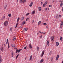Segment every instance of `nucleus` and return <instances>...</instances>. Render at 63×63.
I'll use <instances>...</instances> for the list:
<instances>
[{
  "instance_id": "obj_1",
  "label": "nucleus",
  "mask_w": 63,
  "mask_h": 63,
  "mask_svg": "<svg viewBox=\"0 0 63 63\" xmlns=\"http://www.w3.org/2000/svg\"><path fill=\"white\" fill-rule=\"evenodd\" d=\"M20 19V18L19 17L17 19V24H16V27H15V28H16V27H17V25H18V21H19V19Z\"/></svg>"
},
{
  "instance_id": "obj_2",
  "label": "nucleus",
  "mask_w": 63,
  "mask_h": 63,
  "mask_svg": "<svg viewBox=\"0 0 63 63\" xmlns=\"http://www.w3.org/2000/svg\"><path fill=\"white\" fill-rule=\"evenodd\" d=\"M8 24V22L7 21H6L4 22V26H6Z\"/></svg>"
},
{
  "instance_id": "obj_3",
  "label": "nucleus",
  "mask_w": 63,
  "mask_h": 63,
  "mask_svg": "<svg viewBox=\"0 0 63 63\" xmlns=\"http://www.w3.org/2000/svg\"><path fill=\"white\" fill-rule=\"evenodd\" d=\"M3 61V59L1 58V57H0V63Z\"/></svg>"
},
{
  "instance_id": "obj_4",
  "label": "nucleus",
  "mask_w": 63,
  "mask_h": 63,
  "mask_svg": "<svg viewBox=\"0 0 63 63\" xmlns=\"http://www.w3.org/2000/svg\"><path fill=\"white\" fill-rule=\"evenodd\" d=\"M54 37L52 36L51 37V41H54Z\"/></svg>"
},
{
  "instance_id": "obj_5",
  "label": "nucleus",
  "mask_w": 63,
  "mask_h": 63,
  "mask_svg": "<svg viewBox=\"0 0 63 63\" xmlns=\"http://www.w3.org/2000/svg\"><path fill=\"white\" fill-rule=\"evenodd\" d=\"M63 1L62 0L61 1V4H60V6L61 7L63 5Z\"/></svg>"
},
{
  "instance_id": "obj_6",
  "label": "nucleus",
  "mask_w": 63,
  "mask_h": 63,
  "mask_svg": "<svg viewBox=\"0 0 63 63\" xmlns=\"http://www.w3.org/2000/svg\"><path fill=\"white\" fill-rule=\"evenodd\" d=\"M59 58V55H57V57H56V60H58V59Z\"/></svg>"
},
{
  "instance_id": "obj_7",
  "label": "nucleus",
  "mask_w": 63,
  "mask_h": 63,
  "mask_svg": "<svg viewBox=\"0 0 63 63\" xmlns=\"http://www.w3.org/2000/svg\"><path fill=\"white\" fill-rule=\"evenodd\" d=\"M44 52L45 51H42V55L41 56L42 57H43V56L44 54Z\"/></svg>"
},
{
  "instance_id": "obj_8",
  "label": "nucleus",
  "mask_w": 63,
  "mask_h": 63,
  "mask_svg": "<svg viewBox=\"0 0 63 63\" xmlns=\"http://www.w3.org/2000/svg\"><path fill=\"white\" fill-rule=\"evenodd\" d=\"M44 61V59H42L41 60L40 63H43V62Z\"/></svg>"
},
{
  "instance_id": "obj_9",
  "label": "nucleus",
  "mask_w": 63,
  "mask_h": 63,
  "mask_svg": "<svg viewBox=\"0 0 63 63\" xmlns=\"http://www.w3.org/2000/svg\"><path fill=\"white\" fill-rule=\"evenodd\" d=\"M32 45L31 44H30L29 45V47H30V48H32Z\"/></svg>"
},
{
  "instance_id": "obj_10",
  "label": "nucleus",
  "mask_w": 63,
  "mask_h": 63,
  "mask_svg": "<svg viewBox=\"0 0 63 63\" xmlns=\"http://www.w3.org/2000/svg\"><path fill=\"white\" fill-rule=\"evenodd\" d=\"M33 2L31 3L29 5L30 7H31L33 5Z\"/></svg>"
},
{
  "instance_id": "obj_11",
  "label": "nucleus",
  "mask_w": 63,
  "mask_h": 63,
  "mask_svg": "<svg viewBox=\"0 0 63 63\" xmlns=\"http://www.w3.org/2000/svg\"><path fill=\"white\" fill-rule=\"evenodd\" d=\"M16 37L15 36L13 38V41H15L16 40Z\"/></svg>"
},
{
  "instance_id": "obj_12",
  "label": "nucleus",
  "mask_w": 63,
  "mask_h": 63,
  "mask_svg": "<svg viewBox=\"0 0 63 63\" xmlns=\"http://www.w3.org/2000/svg\"><path fill=\"white\" fill-rule=\"evenodd\" d=\"M20 3H21L22 4L24 3V1H23L22 0H21L20 1Z\"/></svg>"
},
{
  "instance_id": "obj_13",
  "label": "nucleus",
  "mask_w": 63,
  "mask_h": 63,
  "mask_svg": "<svg viewBox=\"0 0 63 63\" xmlns=\"http://www.w3.org/2000/svg\"><path fill=\"white\" fill-rule=\"evenodd\" d=\"M11 46L12 47H15V45L14 44H12Z\"/></svg>"
},
{
  "instance_id": "obj_14",
  "label": "nucleus",
  "mask_w": 63,
  "mask_h": 63,
  "mask_svg": "<svg viewBox=\"0 0 63 63\" xmlns=\"http://www.w3.org/2000/svg\"><path fill=\"white\" fill-rule=\"evenodd\" d=\"M28 30V28H25L24 29V30L25 31H27V30Z\"/></svg>"
},
{
  "instance_id": "obj_15",
  "label": "nucleus",
  "mask_w": 63,
  "mask_h": 63,
  "mask_svg": "<svg viewBox=\"0 0 63 63\" xmlns=\"http://www.w3.org/2000/svg\"><path fill=\"white\" fill-rule=\"evenodd\" d=\"M11 55L12 57H14V52H12Z\"/></svg>"
},
{
  "instance_id": "obj_16",
  "label": "nucleus",
  "mask_w": 63,
  "mask_h": 63,
  "mask_svg": "<svg viewBox=\"0 0 63 63\" xmlns=\"http://www.w3.org/2000/svg\"><path fill=\"white\" fill-rule=\"evenodd\" d=\"M38 9H39V11H41V10H42V8H41V7H39L38 8Z\"/></svg>"
},
{
  "instance_id": "obj_17",
  "label": "nucleus",
  "mask_w": 63,
  "mask_h": 63,
  "mask_svg": "<svg viewBox=\"0 0 63 63\" xmlns=\"http://www.w3.org/2000/svg\"><path fill=\"white\" fill-rule=\"evenodd\" d=\"M49 40H48L47 42V45H48V46H49Z\"/></svg>"
},
{
  "instance_id": "obj_18",
  "label": "nucleus",
  "mask_w": 63,
  "mask_h": 63,
  "mask_svg": "<svg viewBox=\"0 0 63 63\" xmlns=\"http://www.w3.org/2000/svg\"><path fill=\"white\" fill-rule=\"evenodd\" d=\"M56 46H58L59 45V43L58 42H57L56 43Z\"/></svg>"
},
{
  "instance_id": "obj_19",
  "label": "nucleus",
  "mask_w": 63,
  "mask_h": 63,
  "mask_svg": "<svg viewBox=\"0 0 63 63\" xmlns=\"http://www.w3.org/2000/svg\"><path fill=\"white\" fill-rule=\"evenodd\" d=\"M26 22H25V21H24L22 22V24L23 25H24V24H25Z\"/></svg>"
},
{
  "instance_id": "obj_20",
  "label": "nucleus",
  "mask_w": 63,
  "mask_h": 63,
  "mask_svg": "<svg viewBox=\"0 0 63 63\" xmlns=\"http://www.w3.org/2000/svg\"><path fill=\"white\" fill-rule=\"evenodd\" d=\"M32 55H31L30 56V60H31V59H32Z\"/></svg>"
},
{
  "instance_id": "obj_21",
  "label": "nucleus",
  "mask_w": 63,
  "mask_h": 63,
  "mask_svg": "<svg viewBox=\"0 0 63 63\" xmlns=\"http://www.w3.org/2000/svg\"><path fill=\"white\" fill-rule=\"evenodd\" d=\"M37 49L38 51H39V47H38L37 48Z\"/></svg>"
},
{
  "instance_id": "obj_22",
  "label": "nucleus",
  "mask_w": 63,
  "mask_h": 63,
  "mask_svg": "<svg viewBox=\"0 0 63 63\" xmlns=\"http://www.w3.org/2000/svg\"><path fill=\"white\" fill-rule=\"evenodd\" d=\"M60 39L61 41H62V37L61 36L60 37Z\"/></svg>"
},
{
  "instance_id": "obj_23",
  "label": "nucleus",
  "mask_w": 63,
  "mask_h": 63,
  "mask_svg": "<svg viewBox=\"0 0 63 63\" xmlns=\"http://www.w3.org/2000/svg\"><path fill=\"white\" fill-rule=\"evenodd\" d=\"M62 24H60V27L61 28H62Z\"/></svg>"
},
{
  "instance_id": "obj_24",
  "label": "nucleus",
  "mask_w": 63,
  "mask_h": 63,
  "mask_svg": "<svg viewBox=\"0 0 63 63\" xmlns=\"http://www.w3.org/2000/svg\"><path fill=\"white\" fill-rule=\"evenodd\" d=\"M18 56H19V54H18L16 56V59H17V58L18 57Z\"/></svg>"
},
{
  "instance_id": "obj_25",
  "label": "nucleus",
  "mask_w": 63,
  "mask_h": 63,
  "mask_svg": "<svg viewBox=\"0 0 63 63\" xmlns=\"http://www.w3.org/2000/svg\"><path fill=\"white\" fill-rule=\"evenodd\" d=\"M41 23V22L40 21H39L38 22V25H40Z\"/></svg>"
},
{
  "instance_id": "obj_26",
  "label": "nucleus",
  "mask_w": 63,
  "mask_h": 63,
  "mask_svg": "<svg viewBox=\"0 0 63 63\" xmlns=\"http://www.w3.org/2000/svg\"><path fill=\"white\" fill-rule=\"evenodd\" d=\"M8 48H10V45H9V43L8 44Z\"/></svg>"
},
{
  "instance_id": "obj_27",
  "label": "nucleus",
  "mask_w": 63,
  "mask_h": 63,
  "mask_svg": "<svg viewBox=\"0 0 63 63\" xmlns=\"http://www.w3.org/2000/svg\"><path fill=\"white\" fill-rule=\"evenodd\" d=\"M11 14H8V16L9 17H11Z\"/></svg>"
},
{
  "instance_id": "obj_28",
  "label": "nucleus",
  "mask_w": 63,
  "mask_h": 63,
  "mask_svg": "<svg viewBox=\"0 0 63 63\" xmlns=\"http://www.w3.org/2000/svg\"><path fill=\"white\" fill-rule=\"evenodd\" d=\"M22 50V49H20L19 50H18V52H20V51H21V50Z\"/></svg>"
},
{
  "instance_id": "obj_29",
  "label": "nucleus",
  "mask_w": 63,
  "mask_h": 63,
  "mask_svg": "<svg viewBox=\"0 0 63 63\" xmlns=\"http://www.w3.org/2000/svg\"><path fill=\"white\" fill-rule=\"evenodd\" d=\"M35 10H34L32 12V14H33V15H34V14H35Z\"/></svg>"
},
{
  "instance_id": "obj_30",
  "label": "nucleus",
  "mask_w": 63,
  "mask_h": 63,
  "mask_svg": "<svg viewBox=\"0 0 63 63\" xmlns=\"http://www.w3.org/2000/svg\"><path fill=\"white\" fill-rule=\"evenodd\" d=\"M3 48H4V47H2V48H1V50L2 51H3Z\"/></svg>"
},
{
  "instance_id": "obj_31",
  "label": "nucleus",
  "mask_w": 63,
  "mask_h": 63,
  "mask_svg": "<svg viewBox=\"0 0 63 63\" xmlns=\"http://www.w3.org/2000/svg\"><path fill=\"white\" fill-rule=\"evenodd\" d=\"M61 24H62V25H63V21H61Z\"/></svg>"
},
{
  "instance_id": "obj_32",
  "label": "nucleus",
  "mask_w": 63,
  "mask_h": 63,
  "mask_svg": "<svg viewBox=\"0 0 63 63\" xmlns=\"http://www.w3.org/2000/svg\"><path fill=\"white\" fill-rule=\"evenodd\" d=\"M43 24L44 25H47V24L46 23H43Z\"/></svg>"
},
{
  "instance_id": "obj_33",
  "label": "nucleus",
  "mask_w": 63,
  "mask_h": 63,
  "mask_svg": "<svg viewBox=\"0 0 63 63\" xmlns=\"http://www.w3.org/2000/svg\"><path fill=\"white\" fill-rule=\"evenodd\" d=\"M21 18H22V20H23L24 19V17H22Z\"/></svg>"
},
{
  "instance_id": "obj_34",
  "label": "nucleus",
  "mask_w": 63,
  "mask_h": 63,
  "mask_svg": "<svg viewBox=\"0 0 63 63\" xmlns=\"http://www.w3.org/2000/svg\"><path fill=\"white\" fill-rule=\"evenodd\" d=\"M29 20V18H27L26 20V21H27V20Z\"/></svg>"
},
{
  "instance_id": "obj_35",
  "label": "nucleus",
  "mask_w": 63,
  "mask_h": 63,
  "mask_svg": "<svg viewBox=\"0 0 63 63\" xmlns=\"http://www.w3.org/2000/svg\"><path fill=\"white\" fill-rule=\"evenodd\" d=\"M6 7H7V5L5 6L4 8V9H5L6 8Z\"/></svg>"
},
{
  "instance_id": "obj_36",
  "label": "nucleus",
  "mask_w": 63,
  "mask_h": 63,
  "mask_svg": "<svg viewBox=\"0 0 63 63\" xmlns=\"http://www.w3.org/2000/svg\"><path fill=\"white\" fill-rule=\"evenodd\" d=\"M29 14V13H27V14H26V16H28V15Z\"/></svg>"
},
{
  "instance_id": "obj_37",
  "label": "nucleus",
  "mask_w": 63,
  "mask_h": 63,
  "mask_svg": "<svg viewBox=\"0 0 63 63\" xmlns=\"http://www.w3.org/2000/svg\"><path fill=\"white\" fill-rule=\"evenodd\" d=\"M47 1L45 3V5H47Z\"/></svg>"
},
{
  "instance_id": "obj_38",
  "label": "nucleus",
  "mask_w": 63,
  "mask_h": 63,
  "mask_svg": "<svg viewBox=\"0 0 63 63\" xmlns=\"http://www.w3.org/2000/svg\"><path fill=\"white\" fill-rule=\"evenodd\" d=\"M52 7V5H49V7Z\"/></svg>"
},
{
  "instance_id": "obj_39",
  "label": "nucleus",
  "mask_w": 63,
  "mask_h": 63,
  "mask_svg": "<svg viewBox=\"0 0 63 63\" xmlns=\"http://www.w3.org/2000/svg\"><path fill=\"white\" fill-rule=\"evenodd\" d=\"M56 18H58V15H57V16H56Z\"/></svg>"
},
{
  "instance_id": "obj_40",
  "label": "nucleus",
  "mask_w": 63,
  "mask_h": 63,
  "mask_svg": "<svg viewBox=\"0 0 63 63\" xmlns=\"http://www.w3.org/2000/svg\"><path fill=\"white\" fill-rule=\"evenodd\" d=\"M39 32H40V33H41V34H43V32H41L40 31H39Z\"/></svg>"
},
{
  "instance_id": "obj_41",
  "label": "nucleus",
  "mask_w": 63,
  "mask_h": 63,
  "mask_svg": "<svg viewBox=\"0 0 63 63\" xmlns=\"http://www.w3.org/2000/svg\"><path fill=\"white\" fill-rule=\"evenodd\" d=\"M46 28H48V25H47L46 26Z\"/></svg>"
},
{
  "instance_id": "obj_42",
  "label": "nucleus",
  "mask_w": 63,
  "mask_h": 63,
  "mask_svg": "<svg viewBox=\"0 0 63 63\" xmlns=\"http://www.w3.org/2000/svg\"><path fill=\"white\" fill-rule=\"evenodd\" d=\"M43 7H45V4H44L43 5Z\"/></svg>"
},
{
  "instance_id": "obj_43",
  "label": "nucleus",
  "mask_w": 63,
  "mask_h": 63,
  "mask_svg": "<svg viewBox=\"0 0 63 63\" xmlns=\"http://www.w3.org/2000/svg\"><path fill=\"white\" fill-rule=\"evenodd\" d=\"M12 29H13V28H10V30L11 31H12Z\"/></svg>"
},
{
  "instance_id": "obj_44",
  "label": "nucleus",
  "mask_w": 63,
  "mask_h": 63,
  "mask_svg": "<svg viewBox=\"0 0 63 63\" xmlns=\"http://www.w3.org/2000/svg\"><path fill=\"white\" fill-rule=\"evenodd\" d=\"M59 17H61V15L60 14L59 15Z\"/></svg>"
},
{
  "instance_id": "obj_45",
  "label": "nucleus",
  "mask_w": 63,
  "mask_h": 63,
  "mask_svg": "<svg viewBox=\"0 0 63 63\" xmlns=\"http://www.w3.org/2000/svg\"><path fill=\"white\" fill-rule=\"evenodd\" d=\"M27 47V46H26L24 48V49H26V48Z\"/></svg>"
},
{
  "instance_id": "obj_46",
  "label": "nucleus",
  "mask_w": 63,
  "mask_h": 63,
  "mask_svg": "<svg viewBox=\"0 0 63 63\" xmlns=\"http://www.w3.org/2000/svg\"><path fill=\"white\" fill-rule=\"evenodd\" d=\"M20 27L21 28H22V26H21Z\"/></svg>"
},
{
  "instance_id": "obj_47",
  "label": "nucleus",
  "mask_w": 63,
  "mask_h": 63,
  "mask_svg": "<svg viewBox=\"0 0 63 63\" xmlns=\"http://www.w3.org/2000/svg\"><path fill=\"white\" fill-rule=\"evenodd\" d=\"M43 2L42 1L41 2V5H43Z\"/></svg>"
},
{
  "instance_id": "obj_48",
  "label": "nucleus",
  "mask_w": 63,
  "mask_h": 63,
  "mask_svg": "<svg viewBox=\"0 0 63 63\" xmlns=\"http://www.w3.org/2000/svg\"><path fill=\"white\" fill-rule=\"evenodd\" d=\"M51 61H52V60H53V58H52L51 59Z\"/></svg>"
},
{
  "instance_id": "obj_49",
  "label": "nucleus",
  "mask_w": 63,
  "mask_h": 63,
  "mask_svg": "<svg viewBox=\"0 0 63 63\" xmlns=\"http://www.w3.org/2000/svg\"><path fill=\"white\" fill-rule=\"evenodd\" d=\"M18 52V50H17L16 51V53H17Z\"/></svg>"
},
{
  "instance_id": "obj_50",
  "label": "nucleus",
  "mask_w": 63,
  "mask_h": 63,
  "mask_svg": "<svg viewBox=\"0 0 63 63\" xmlns=\"http://www.w3.org/2000/svg\"><path fill=\"white\" fill-rule=\"evenodd\" d=\"M26 0H24V3H25V2H26Z\"/></svg>"
},
{
  "instance_id": "obj_51",
  "label": "nucleus",
  "mask_w": 63,
  "mask_h": 63,
  "mask_svg": "<svg viewBox=\"0 0 63 63\" xmlns=\"http://www.w3.org/2000/svg\"><path fill=\"white\" fill-rule=\"evenodd\" d=\"M8 41H9V40H8V39H7V42H8Z\"/></svg>"
},
{
  "instance_id": "obj_52",
  "label": "nucleus",
  "mask_w": 63,
  "mask_h": 63,
  "mask_svg": "<svg viewBox=\"0 0 63 63\" xmlns=\"http://www.w3.org/2000/svg\"><path fill=\"white\" fill-rule=\"evenodd\" d=\"M45 10H46V11H47V8H46Z\"/></svg>"
},
{
  "instance_id": "obj_53",
  "label": "nucleus",
  "mask_w": 63,
  "mask_h": 63,
  "mask_svg": "<svg viewBox=\"0 0 63 63\" xmlns=\"http://www.w3.org/2000/svg\"><path fill=\"white\" fill-rule=\"evenodd\" d=\"M62 11H63V7L62 8Z\"/></svg>"
},
{
  "instance_id": "obj_54",
  "label": "nucleus",
  "mask_w": 63,
  "mask_h": 63,
  "mask_svg": "<svg viewBox=\"0 0 63 63\" xmlns=\"http://www.w3.org/2000/svg\"><path fill=\"white\" fill-rule=\"evenodd\" d=\"M34 21H35V20H33V21L32 23H34Z\"/></svg>"
},
{
  "instance_id": "obj_55",
  "label": "nucleus",
  "mask_w": 63,
  "mask_h": 63,
  "mask_svg": "<svg viewBox=\"0 0 63 63\" xmlns=\"http://www.w3.org/2000/svg\"><path fill=\"white\" fill-rule=\"evenodd\" d=\"M14 49H17V48H14Z\"/></svg>"
},
{
  "instance_id": "obj_56",
  "label": "nucleus",
  "mask_w": 63,
  "mask_h": 63,
  "mask_svg": "<svg viewBox=\"0 0 63 63\" xmlns=\"http://www.w3.org/2000/svg\"><path fill=\"white\" fill-rule=\"evenodd\" d=\"M5 16H4V17H3V18H5Z\"/></svg>"
},
{
  "instance_id": "obj_57",
  "label": "nucleus",
  "mask_w": 63,
  "mask_h": 63,
  "mask_svg": "<svg viewBox=\"0 0 63 63\" xmlns=\"http://www.w3.org/2000/svg\"><path fill=\"white\" fill-rule=\"evenodd\" d=\"M8 43V42H6V44H7V45Z\"/></svg>"
},
{
  "instance_id": "obj_58",
  "label": "nucleus",
  "mask_w": 63,
  "mask_h": 63,
  "mask_svg": "<svg viewBox=\"0 0 63 63\" xmlns=\"http://www.w3.org/2000/svg\"><path fill=\"white\" fill-rule=\"evenodd\" d=\"M4 46H6V44L5 43L4 44Z\"/></svg>"
},
{
  "instance_id": "obj_59",
  "label": "nucleus",
  "mask_w": 63,
  "mask_h": 63,
  "mask_svg": "<svg viewBox=\"0 0 63 63\" xmlns=\"http://www.w3.org/2000/svg\"><path fill=\"white\" fill-rule=\"evenodd\" d=\"M61 0H60L59 1V2H61Z\"/></svg>"
},
{
  "instance_id": "obj_60",
  "label": "nucleus",
  "mask_w": 63,
  "mask_h": 63,
  "mask_svg": "<svg viewBox=\"0 0 63 63\" xmlns=\"http://www.w3.org/2000/svg\"><path fill=\"white\" fill-rule=\"evenodd\" d=\"M24 47V45H23V47Z\"/></svg>"
},
{
  "instance_id": "obj_61",
  "label": "nucleus",
  "mask_w": 63,
  "mask_h": 63,
  "mask_svg": "<svg viewBox=\"0 0 63 63\" xmlns=\"http://www.w3.org/2000/svg\"><path fill=\"white\" fill-rule=\"evenodd\" d=\"M62 63H63V61H62Z\"/></svg>"
},
{
  "instance_id": "obj_62",
  "label": "nucleus",
  "mask_w": 63,
  "mask_h": 63,
  "mask_svg": "<svg viewBox=\"0 0 63 63\" xmlns=\"http://www.w3.org/2000/svg\"><path fill=\"white\" fill-rule=\"evenodd\" d=\"M18 0H17V3H18Z\"/></svg>"
},
{
  "instance_id": "obj_63",
  "label": "nucleus",
  "mask_w": 63,
  "mask_h": 63,
  "mask_svg": "<svg viewBox=\"0 0 63 63\" xmlns=\"http://www.w3.org/2000/svg\"><path fill=\"white\" fill-rule=\"evenodd\" d=\"M51 52H50V54L51 53Z\"/></svg>"
},
{
  "instance_id": "obj_64",
  "label": "nucleus",
  "mask_w": 63,
  "mask_h": 63,
  "mask_svg": "<svg viewBox=\"0 0 63 63\" xmlns=\"http://www.w3.org/2000/svg\"><path fill=\"white\" fill-rule=\"evenodd\" d=\"M25 59H26V57L25 58Z\"/></svg>"
}]
</instances>
